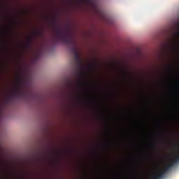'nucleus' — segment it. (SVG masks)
Listing matches in <instances>:
<instances>
[{"mask_svg":"<svg viewBox=\"0 0 179 179\" xmlns=\"http://www.w3.org/2000/svg\"><path fill=\"white\" fill-rule=\"evenodd\" d=\"M50 22L53 26L57 41L58 43H64L65 44L71 45V51L74 55L76 64L78 68H80L83 63L82 62L80 57H79V51L78 50V46H76V42L71 38L68 31L62 29L61 27L55 25V19L51 20Z\"/></svg>","mask_w":179,"mask_h":179,"instance_id":"1","label":"nucleus"},{"mask_svg":"<svg viewBox=\"0 0 179 179\" xmlns=\"http://www.w3.org/2000/svg\"><path fill=\"white\" fill-rule=\"evenodd\" d=\"M72 146L68 145L64 148H61L57 146L53 145L52 144H48L35 151L31 152L24 157H62L59 156H55L57 153L62 150H71Z\"/></svg>","mask_w":179,"mask_h":179,"instance_id":"2","label":"nucleus"},{"mask_svg":"<svg viewBox=\"0 0 179 179\" xmlns=\"http://www.w3.org/2000/svg\"><path fill=\"white\" fill-rule=\"evenodd\" d=\"M169 162L166 164L162 171H159V173L157 176L152 177V179H162L164 177V174L168 171H170L171 169L176 167L178 164H179V157L177 158H169Z\"/></svg>","mask_w":179,"mask_h":179,"instance_id":"3","label":"nucleus"},{"mask_svg":"<svg viewBox=\"0 0 179 179\" xmlns=\"http://www.w3.org/2000/svg\"><path fill=\"white\" fill-rule=\"evenodd\" d=\"M22 76H19L17 80L15 90L12 94V97L20 98L24 97L25 93L22 91Z\"/></svg>","mask_w":179,"mask_h":179,"instance_id":"4","label":"nucleus"},{"mask_svg":"<svg viewBox=\"0 0 179 179\" xmlns=\"http://www.w3.org/2000/svg\"><path fill=\"white\" fill-rule=\"evenodd\" d=\"M179 30L176 31L175 33V35L173 36V40L172 41L171 43V47L173 48V50L174 52L176 54H179Z\"/></svg>","mask_w":179,"mask_h":179,"instance_id":"5","label":"nucleus"},{"mask_svg":"<svg viewBox=\"0 0 179 179\" xmlns=\"http://www.w3.org/2000/svg\"><path fill=\"white\" fill-rule=\"evenodd\" d=\"M12 151L0 143V157H11Z\"/></svg>","mask_w":179,"mask_h":179,"instance_id":"6","label":"nucleus"},{"mask_svg":"<svg viewBox=\"0 0 179 179\" xmlns=\"http://www.w3.org/2000/svg\"><path fill=\"white\" fill-rule=\"evenodd\" d=\"M76 75L79 78L78 87H85V86H87V83L83 81V78H85V73L83 72V70H79L77 71Z\"/></svg>","mask_w":179,"mask_h":179,"instance_id":"7","label":"nucleus"},{"mask_svg":"<svg viewBox=\"0 0 179 179\" xmlns=\"http://www.w3.org/2000/svg\"><path fill=\"white\" fill-rule=\"evenodd\" d=\"M41 34V31H36L32 34V36H30L28 40L27 41V43H25V47L27 48H30L31 47V44H33V38L34 37H38V36H40Z\"/></svg>","mask_w":179,"mask_h":179,"instance_id":"8","label":"nucleus"},{"mask_svg":"<svg viewBox=\"0 0 179 179\" xmlns=\"http://www.w3.org/2000/svg\"><path fill=\"white\" fill-rule=\"evenodd\" d=\"M110 157H179V156H110Z\"/></svg>","mask_w":179,"mask_h":179,"instance_id":"9","label":"nucleus"},{"mask_svg":"<svg viewBox=\"0 0 179 179\" xmlns=\"http://www.w3.org/2000/svg\"><path fill=\"white\" fill-rule=\"evenodd\" d=\"M87 2H89V3H91V5H92L95 12L98 15H100L101 16H103V13L101 12L100 8H99V6H97V4H96V3H94V2H93V0H87Z\"/></svg>","mask_w":179,"mask_h":179,"instance_id":"10","label":"nucleus"},{"mask_svg":"<svg viewBox=\"0 0 179 179\" xmlns=\"http://www.w3.org/2000/svg\"><path fill=\"white\" fill-rule=\"evenodd\" d=\"M173 150H174L175 152H179V143H175L173 147H172Z\"/></svg>","mask_w":179,"mask_h":179,"instance_id":"11","label":"nucleus"},{"mask_svg":"<svg viewBox=\"0 0 179 179\" xmlns=\"http://www.w3.org/2000/svg\"><path fill=\"white\" fill-rule=\"evenodd\" d=\"M110 144L103 143L97 145V148H107V146H110Z\"/></svg>","mask_w":179,"mask_h":179,"instance_id":"12","label":"nucleus"},{"mask_svg":"<svg viewBox=\"0 0 179 179\" xmlns=\"http://www.w3.org/2000/svg\"><path fill=\"white\" fill-rule=\"evenodd\" d=\"M149 148H150L151 149H153L156 148V144L155 143H151L149 144Z\"/></svg>","mask_w":179,"mask_h":179,"instance_id":"13","label":"nucleus"},{"mask_svg":"<svg viewBox=\"0 0 179 179\" xmlns=\"http://www.w3.org/2000/svg\"><path fill=\"white\" fill-rule=\"evenodd\" d=\"M167 69H168L169 71H173V66H169L167 67Z\"/></svg>","mask_w":179,"mask_h":179,"instance_id":"14","label":"nucleus"},{"mask_svg":"<svg viewBox=\"0 0 179 179\" xmlns=\"http://www.w3.org/2000/svg\"><path fill=\"white\" fill-rule=\"evenodd\" d=\"M91 68H92V69H94V68H96V64H92V65H91Z\"/></svg>","mask_w":179,"mask_h":179,"instance_id":"15","label":"nucleus"},{"mask_svg":"<svg viewBox=\"0 0 179 179\" xmlns=\"http://www.w3.org/2000/svg\"><path fill=\"white\" fill-rule=\"evenodd\" d=\"M176 26H177L178 29H179V21L176 22Z\"/></svg>","mask_w":179,"mask_h":179,"instance_id":"16","label":"nucleus"},{"mask_svg":"<svg viewBox=\"0 0 179 179\" xmlns=\"http://www.w3.org/2000/svg\"><path fill=\"white\" fill-rule=\"evenodd\" d=\"M176 85L177 87H179V83H176Z\"/></svg>","mask_w":179,"mask_h":179,"instance_id":"17","label":"nucleus"},{"mask_svg":"<svg viewBox=\"0 0 179 179\" xmlns=\"http://www.w3.org/2000/svg\"><path fill=\"white\" fill-rule=\"evenodd\" d=\"M177 95H178V97H179V92L178 91L177 92Z\"/></svg>","mask_w":179,"mask_h":179,"instance_id":"18","label":"nucleus"}]
</instances>
